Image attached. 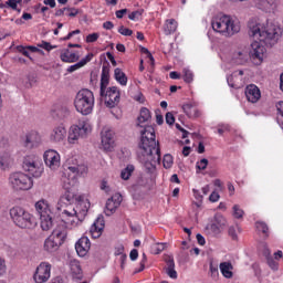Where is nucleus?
I'll use <instances>...</instances> for the list:
<instances>
[{
  "instance_id": "obj_1",
  "label": "nucleus",
  "mask_w": 283,
  "mask_h": 283,
  "mask_svg": "<svg viewBox=\"0 0 283 283\" xmlns=\"http://www.w3.org/2000/svg\"><path fill=\"white\" fill-rule=\"evenodd\" d=\"M140 134L137 158L148 174H154L156 166L160 165V147L156 142V130L153 126H146L140 130Z\"/></svg>"
},
{
  "instance_id": "obj_2",
  "label": "nucleus",
  "mask_w": 283,
  "mask_h": 283,
  "mask_svg": "<svg viewBox=\"0 0 283 283\" xmlns=\"http://www.w3.org/2000/svg\"><path fill=\"white\" fill-rule=\"evenodd\" d=\"M61 202L66 205V208L62 209V222L66 224L67 229H76V227L85 220V216H87L90 209L87 202L80 201L76 207H72V205L76 202V189L74 188L65 190L64 195L61 197Z\"/></svg>"
},
{
  "instance_id": "obj_3",
  "label": "nucleus",
  "mask_w": 283,
  "mask_h": 283,
  "mask_svg": "<svg viewBox=\"0 0 283 283\" xmlns=\"http://www.w3.org/2000/svg\"><path fill=\"white\" fill-rule=\"evenodd\" d=\"M248 34L252 39L265 43L268 45H275L282 39V29L279 24L273 22L260 23L258 20H250L248 23Z\"/></svg>"
},
{
  "instance_id": "obj_4",
  "label": "nucleus",
  "mask_w": 283,
  "mask_h": 283,
  "mask_svg": "<svg viewBox=\"0 0 283 283\" xmlns=\"http://www.w3.org/2000/svg\"><path fill=\"white\" fill-rule=\"evenodd\" d=\"M213 32L226 36V39H231V36L240 32V22L233 19L231 15H218L211 21Z\"/></svg>"
},
{
  "instance_id": "obj_5",
  "label": "nucleus",
  "mask_w": 283,
  "mask_h": 283,
  "mask_svg": "<svg viewBox=\"0 0 283 283\" xmlns=\"http://www.w3.org/2000/svg\"><path fill=\"white\" fill-rule=\"evenodd\" d=\"M94 92L87 88H82L75 96L74 107L76 112L82 114V116H90V114L94 112Z\"/></svg>"
},
{
  "instance_id": "obj_6",
  "label": "nucleus",
  "mask_w": 283,
  "mask_h": 283,
  "mask_svg": "<svg viewBox=\"0 0 283 283\" xmlns=\"http://www.w3.org/2000/svg\"><path fill=\"white\" fill-rule=\"evenodd\" d=\"M87 174V166L83 164H73L67 166L62 176V187L64 190L74 189L76 186V178Z\"/></svg>"
},
{
  "instance_id": "obj_7",
  "label": "nucleus",
  "mask_w": 283,
  "mask_h": 283,
  "mask_svg": "<svg viewBox=\"0 0 283 283\" xmlns=\"http://www.w3.org/2000/svg\"><path fill=\"white\" fill-rule=\"evenodd\" d=\"M8 180L12 191H30L34 187L32 177L23 171L11 172Z\"/></svg>"
},
{
  "instance_id": "obj_8",
  "label": "nucleus",
  "mask_w": 283,
  "mask_h": 283,
  "mask_svg": "<svg viewBox=\"0 0 283 283\" xmlns=\"http://www.w3.org/2000/svg\"><path fill=\"white\" fill-rule=\"evenodd\" d=\"M35 211L40 217V227L43 231H50L52 229L54 221L52 220V209L46 200H40L35 203Z\"/></svg>"
},
{
  "instance_id": "obj_9",
  "label": "nucleus",
  "mask_w": 283,
  "mask_h": 283,
  "mask_svg": "<svg viewBox=\"0 0 283 283\" xmlns=\"http://www.w3.org/2000/svg\"><path fill=\"white\" fill-rule=\"evenodd\" d=\"M92 134V125L87 122H80L78 125H73L69 129L67 143L69 145H78L83 138H87Z\"/></svg>"
},
{
  "instance_id": "obj_10",
  "label": "nucleus",
  "mask_w": 283,
  "mask_h": 283,
  "mask_svg": "<svg viewBox=\"0 0 283 283\" xmlns=\"http://www.w3.org/2000/svg\"><path fill=\"white\" fill-rule=\"evenodd\" d=\"M10 217L20 229H32V214L25 209L15 206L10 209Z\"/></svg>"
},
{
  "instance_id": "obj_11",
  "label": "nucleus",
  "mask_w": 283,
  "mask_h": 283,
  "mask_svg": "<svg viewBox=\"0 0 283 283\" xmlns=\"http://www.w3.org/2000/svg\"><path fill=\"white\" fill-rule=\"evenodd\" d=\"M23 171L33 178H41L43 176V163L36 155L27 156L22 164Z\"/></svg>"
},
{
  "instance_id": "obj_12",
  "label": "nucleus",
  "mask_w": 283,
  "mask_h": 283,
  "mask_svg": "<svg viewBox=\"0 0 283 283\" xmlns=\"http://www.w3.org/2000/svg\"><path fill=\"white\" fill-rule=\"evenodd\" d=\"M99 94L102 98H104V103L106 107H109V109L116 107L118 103H120V91H118V87L112 86L106 90L99 91Z\"/></svg>"
},
{
  "instance_id": "obj_13",
  "label": "nucleus",
  "mask_w": 283,
  "mask_h": 283,
  "mask_svg": "<svg viewBox=\"0 0 283 283\" xmlns=\"http://www.w3.org/2000/svg\"><path fill=\"white\" fill-rule=\"evenodd\" d=\"M116 134L109 127H104L101 132V143L105 151H112L116 147Z\"/></svg>"
},
{
  "instance_id": "obj_14",
  "label": "nucleus",
  "mask_w": 283,
  "mask_h": 283,
  "mask_svg": "<svg viewBox=\"0 0 283 283\" xmlns=\"http://www.w3.org/2000/svg\"><path fill=\"white\" fill-rule=\"evenodd\" d=\"M52 273V265L48 262H42L38 265L33 280L35 283H45L50 280Z\"/></svg>"
},
{
  "instance_id": "obj_15",
  "label": "nucleus",
  "mask_w": 283,
  "mask_h": 283,
  "mask_svg": "<svg viewBox=\"0 0 283 283\" xmlns=\"http://www.w3.org/2000/svg\"><path fill=\"white\" fill-rule=\"evenodd\" d=\"M44 163L49 169L56 171L61 167V155L53 149L46 150L44 153Z\"/></svg>"
},
{
  "instance_id": "obj_16",
  "label": "nucleus",
  "mask_w": 283,
  "mask_h": 283,
  "mask_svg": "<svg viewBox=\"0 0 283 283\" xmlns=\"http://www.w3.org/2000/svg\"><path fill=\"white\" fill-rule=\"evenodd\" d=\"M120 202H123V196H120V193L113 195L106 201V206L104 210L105 216H114V213H116V209L120 207Z\"/></svg>"
},
{
  "instance_id": "obj_17",
  "label": "nucleus",
  "mask_w": 283,
  "mask_h": 283,
  "mask_svg": "<svg viewBox=\"0 0 283 283\" xmlns=\"http://www.w3.org/2000/svg\"><path fill=\"white\" fill-rule=\"evenodd\" d=\"M105 230V217L99 214L90 228V235L96 240L103 235Z\"/></svg>"
},
{
  "instance_id": "obj_18",
  "label": "nucleus",
  "mask_w": 283,
  "mask_h": 283,
  "mask_svg": "<svg viewBox=\"0 0 283 283\" xmlns=\"http://www.w3.org/2000/svg\"><path fill=\"white\" fill-rule=\"evenodd\" d=\"M92 247V243L90 242V238L82 237L76 243H75V251L80 258H85L87 255V252L90 251V248Z\"/></svg>"
},
{
  "instance_id": "obj_19",
  "label": "nucleus",
  "mask_w": 283,
  "mask_h": 283,
  "mask_svg": "<svg viewBox=\"0 0 283 283\" xmlns=\"http://www.w3.org/2000/svg\"><path fill=\"white\" fill-rule=\"evenodd\" d=\"M65 136H67L65 126L59 125L52 129L50 134V140L51 143H63V140H65Z\"/></svg>"
},
{
  "instance_id": "obj_20",
  "label": "nucleus",
  "mask_w": 283,
  "mask_h": 283,
  "mask_svg": "<svg viewBox=\"0 0 283 283\" xmlns=\"http://www.w3.org/2000/svg\"><path fill=\"white\" fill-rule=\"evenodd\" d=\"M245 97L249 103H258L262 98V93L256 85L250 84L245 87Z\"/></svg>"
},
{
  "instance_id": "obj_21",
  "label": "nucleus",
  "mask_w": 283,
  "mask_h": 283,
  "mask_svg": "<svg viewBox=\"0 0 283 283\" xmlns=\"http://www.w3.org/2000/svg\"><path fill=\"white\" fill-rule=\"evenodd\" d=\"M164 260L167 265L166 268L167 275L170 276L171 280H177L178 272H176V262L174 261V255H166Z\"/></svg>"
},
{
  "instance_id": "obj_22",
  "label": "nucleus",
  "mask_w": 283,
  "mask_h": 283,
  "mask_svg": "<svg viewBox=\"0 0 283 283\" xmlns=\"http://www.w3.org/2000/svg\"><path fill=\"white\" fill-rule=\"evenodd\" d=\"M50 237L63 244L67 238V229L64 226H57Z\"/></svg>"
},
{
  "instance_id": "obj_23",
  "label": "nucleus",
  "mask_w": 283,
  "mask_h": 283,
  "mask_svg": "<svg viewBox=\"0 0 283 283\" xmlns=\"http://www.w3.org/2000/svg\"><path fill=\"white\" fill-rule=\"evenodd\" d=\"M260 40H255L252 44H251V54L254 59H259V61H262V59H264V52H266V49L264 48V45H262L260 42H258Z\"/></svg>"
},
{
  "instance_id": "obj_24",
  "label": "nucleus",
  "mask_w": 283,
  "mask_h": 283,
  "mask_svg": "<svg viewBox=\"0 0 283 283\" xmlns=\"http://www.w3.org/2000/svg\"><path fill=\"white\" fill-rule=\"evenodd\" d=\"M60 59L63 63H76L80 56L76 53H72L70 49H64L60 53Z\"/></svg>"
},
{
  "instance_id": "obj_25",
  "label": "nucleus",
  "mask_w": 283,
  "mask_h": 283,
  "mask_svg": "<svg viewBox=\"0 0 283 283\" xmlns=\"http://www.w3.org/2000/svg\"><path fill=\"white\" fill-rule=\"evenodd\" d=\"M219 269L221 271V275L227 280H231V277H233V264H231V262L220 263Z\"/></svg>"
},
{
  "instance_id": "obj_26",
  "label": "nucleus",
  "mask_w": 283,
  "mask_h": 283,
  "mask_svg": "<svg viewBox=\"0 0 283 283\" xmlns=\"http://www.w3.org/2000/svg\"><path fill=\"white\" fill-rule=\"evenodd\" d=\"M62 243H60L59 241H56V239H53L52 237H49L45 241H44V249L49 252V253H54L55 251H59V249L61 248Z\"/></svg>"
},
{
  "instance_id": "obj_27",
  "label": "nucleus",
  "mask_w": 283,
  "mask_h": 283,
  "mask_svg": "<svg viewBox=\"0 0 283 283\" xmlns=\"http://www.w3.org/2000/svg\"><path fill=\"white\" fill-rule=\"evenodd\" d=\"M14 160L12 159V155L10 153L0 154V169H8Z\"/></svg>"
},
{
  "instance_id": "obj_28",
  "label": "nucleus",
  "mask_w": 283,
  "mask_h": 283,
  "mask_svg": "<svg viewBox=\"0 0 283 283\" xmlns=\"http://www.w3.org/2000/svg\"><path fill=\"white\" fill-rule=\"evenodd\" d=\"M178 30V22L175 19H168L164 24V32L169 36V34H174Z\"/></svg>"
},
{
  "instance_id": "obj_29",
  "label": "nucleus",
  "mask_w": 283,
  "mask_h": 283,
  "mask_svg": "<svg viewBox=\"0 0 283 283\" xmlns=\"http://www.w3.org/2000/svg\"><path fill=\"white\" fill-rule=\"evenodd\" d=\"M182 109L188 118H198L200 116V111H198V108L191 104H185Z\"/></svg>"
},
{
  "instance_id": "obj_30",
  "label": "nucleus",
  "mask_w": 283,
  "mask_h": 283,
  "mask_svg": "<svg viewBox=\"0 0 283 283\" xmlns=\"http://www.w3.org/2000/svg\"><path fill=\"white\" fill-rule=\"evenodd\" d=\"M137 120H138V124H137L138 127H143V123H147L151 120V113L146 107H143L140 109Z\"/></svg>"
},
{
  "instance_id": "obj_31",
  "label": "nucleus",
  "mask_w": 283,
  "mask_h": 283,
  "mask_svg": "<svg viewBox=\"0 0 283 283\" xmlns=\"http://www.w3.org/2000/svg\"><path fill=\"white\" fill-rule=\"evenodd\" d=\"M114 76H115V81H117L119 85H122L123 87L127 85V75L119 67L115 69Z\"/></svg>"
},
{
  "instance_id": "obj_32",
  "label": "nucleus",
  "mask_w": 283,
  "mask_h": 283,
  "mask_svg": "<svg viewBox=\"0 0 283 283\" xmlns=\"http://www.w3.org/2000/svg\"><path fill=\"white\" fill-rule=\"evenodd\" d=\"M249 57V53L244 50L241 51H235L233 53V60L235 61V63H238L239 65H242V63H247V59Z\"/></svg>"
},
{
  "instance_id": "obj_33",
  "label": "nucleus",
  "mask_w": 283,
  "mask_h": 283,
  "mask_svg": "<svg viewBox=\"0 0 283 283\" xmlns=\"http://www.w3.org/2000/svg\"><path fill=\"white\" fill-rule=\"evenodd\" d=\"M165 249H167V243L156 242L150 245V253H153V255H159Z\"/></svg>"
},
{
  "instance_id": "obj_34",
  "label": "nucleus",
  "mask_w": 283,
  "mask_h": 283,
  "mask_svg": "<svg viewBox=\"0 0 283 283\" xmlns=\"http://www.w3.org/2000/svg\"><path fill=\"white\" fill-rule=\"evenodd\" d=\"M264 255L268 260V264H269L270 269H272L273 271H277V262H275V260H273V258H271V250H269V248H266V247L264 250Z\"/></svg>"
},
{
  "instance_id": "obj_35",
  "label": "nucleus",
  "mask_w": 283,
  "mask_h": 283,
  "mask_svg": "<svg viewBox=\"0 0 283 283\" xmlns=\"http://www.w3.org/2000/svg\"><path fill=\"white\" fill-rule=\"evenodd\" d=\"M134 165H128L124 168L120 172L122 180H129V178H132V174H134Z\"/></svg>"
},
{
  "instance_id": "obj_36",
  "label": "nucleus",
  "mask_w": 283,
  "mask_h": 283,
  "mask_svg": "<svg viewBox=\"0 0 283 283\" xmlns=\"http://www.w3.org/2000/svg\"><path fill=\"white\" fill-rule=\"evenodd\" d=\"M182 78L185 83H193V72L189 70V67H184L182 69Z\"/></svg>"
},
{
  "instance_id": "obj_37",
  "label": "nucleus",
  "mask_w": 283,
  "mask_h": 283,
  "mask_svg": "<svg viewBox=\"0 0 283 283\" xmlns=\"http://www.w3.org/2000/svg\"><path fill=\"white\" fill-rule=\"evenodd\" d=\"M56 116L59 118H67L70 116V108L67 106H57Z\"/></svg>"
},
{
  "instance_id": "obj_38",
  "label": "nucleus",
  "mask_w": 283,
  "mask_h": 283,
  "mask_svg": "<svg viewBox=\"0 0 283 283\" xmlns=\"http://www.w3.org/2000/svg\"><path fill=\"white\" fill-rule=\"evenodd\" d=\"M232 216L237 220H240V219L244 218V210H242V208H240L239 205H234L232 207Z\"/></svg>"
},
{
  "instance_id": "obj_39",
  "label": "nucleus",
  "mask_w": 283,
  "mask_h": 283,
  "mask_svg": "<svg viewBox=\"0 0 283 283\" xmlns=\"http://www.w3.org/2000/svg\"><path fill=\"white\" fill-rule=\"evenodd\" d=\"M276 109H277L276 120H277L280 127L283 128V102H279L276 104Z\"/></svg>"
},
{
  "instance_id": "obj_40",
  "label": "nucleus",
  "mask_w": 283,
  "mask_h": 283,
  "mask_svg": "<svg viewBox=\"0 0 283 283\" xmlns=\"http://www.w3.org/2000/svg\"><path fill=\"white\" fill-rule=\"evenodd\" d=\"M70 266L73 275H81L82 270H81V264H78V261H71Z\"/></svg>"
},
{
  "instance_id": "obj_41",
  "label": "nucleus",
  "mask_w": 283,
  "mask_h": 283,
  "mask_svg": "<svg viewBox=\"0 0 283 283\" xmlns=\"http://www.w3.org/2000/svg\"><path fill=\"white\" fill-rule=\"evenodd\" d=\"M163 164L165 169H171V167L174 166V157L170 154L165 155Z\"/></svg>"
},
{
  "instance_id": "obj_42",
  "label": "nucleus",
  "mask_w": 283,
  "mask_h": 283,
  "mask_svg": "<svg viewBox=\"0 0 283 283\" xmlns=\"http://www.w3.org/2000/svg\"><path fill=\"white\" fill-rule=\"evenodd\" d=\"M214 222V224H217L221 229H224V227H227V219L222 214H216Z\"/></svg>"
},
{
  "instance_id": "obj_43",
  "label": "nucleus",
  "mask_w": 283,
  "mask_h": 283,
  "mask_svg": "<svg viewBox=\"0 0 283 283\" xmlns=\"http://www.w3.org/2000/svg\"><path fill=\"white\" fill-rule=\"evenodd\" d=\"M255 227L258 231H262L265 234V238H269V226L262 221H256Z\"/></svg>"
},
{
  "instance_id": "obj_44",
  "label": "nucleus",
  "mask_w": 283,
  "mask_h": 283,
  "mask_svg": "<svg viewBox=\"0 0 283 283\" xmlns=\"http://www.w3.org/2000/svg\"><path fill=\"white\" fill-rule=\"evenodd\" d=\"M238 231H240L239 226H231L228 229V233H229L230 238H232V240H238Z\"/></svg>"
},
{
  "instance_id": "obj_45",
  "label": "nucleus",
  "mask_w": 283,
  "mask_h": 283,
  "mask_svg": "<svg viewBox=\"0 0 283 283\" xmlns=\"http://www.w3.org/2000/svg\"><path fill=\"white\" fill-rule=\"evenodd\" d=\"M38 48L45 50L46 52H52V50H56V45H51L50 42L42 41L38 44Z\"/></svg>"
},
{
  "instance_id": "obj_46",
  "label": "nucleus",
  "mask_w": 283,
  "mask_h": 283,
  "mask_svg": "<svg viewBox=\"0 0 283 283\" xmlns=\"http://www.w3.org/2000/svg\"><path fill=\"white\" fill-rule=\"evenodd\" d=\"M109 85V77L104 76L101 77V90L99 92H102V94H105V90H108L109 87H107Z\"/></svg>"
},
{
  "instance_id": "obj_47",
  "label": "nucleus",
  "mask_w": 283,
  "mask_h": 283,
  "mask_svg": "<svg viewBox=\"0 0 283 283\" xmlns=\"http://www.w3.org/2000/svg\"><path fill=\"white\" fill-rule=\"evenodd\" d=\"M143 12H145V10H143V9L137 10V11H133L128 15V19H130V21H138V19H140V17H143Z\"/></svg>"
},
{
  "instance_id": "obj_48",
  "label": "nucleus",
  "mask_w": 283,
  "mask_h": 283,
  "mask_svg": "<svg viewBox=\"0 0 283 283\" xmlns=\"http://www.w3.org/2000/svg\"><path fill=\"white\" fill-rule=\"evenodd\" d=\"M210 273L211 277H213L214 280L218 279V276L220 275V272L218 271V264H213V262L210 263Z\"/></svg>"
},
{
  "instance_id": "obj_49",
  "label": "nucleus",
  "mask_w": 283,
  "mask_h": 283,
  "mask_svg": "<svg viewBox=\"0 0 283 283\" xmlns=\"http://www.w3.org/2000/svg\"><path fill=\"white\" fill-rule=\"evenodd\" d=\"M115 255H120L122 260H125L127 255L125 254V247L123 244H119L115 248Z\"/></svg>"
},
{
  "instance_id": "obj_50",
  "label": "nucleus",
  "mask_w": 283,
  "mask_h": 283,
  "mask_svg": "<svg viewBox=\"0 0 283 283\" xmlns=\"http://www.w3.org/2000/svg\"><path fill=\"white\" fill-rule=\"evenodd\" d=\"M101 34L99 33H91L86 36V42L87 43H96L99 39Z\"/></svg>"
},
{
  "instance_id": "obj_51",
  "label": "nucleus",
  "mask_w": 283,
  "mask_h": 283,
  "mask_svg": "<svg viewBox=\"0 0 283 283\" xmlns=\"http://www.w3.org/2000/svg\"><path fill=\"white\" fill-rule=\"evenodd\" d=\"M118 32L119 34H122L123 36H132V34H134V31H132V29H127L124 25L118 28Z\"/></svg>"
},
{
  "instance_id": "obj_52",
  "label": "nucleus",
  "mask_w": 283,
  "mask_h": 283,
  "mask_svg": "<svg viewBox=\"0 0 283 283\" xmlns=\"http://www.w3.org/2000/svg\"><path fill=\"white\" fill-rule=\"evenodd\" d=\"M229 129H231V126H229L228 124H219L218 125V134L220 136H222V134H224V132H229Z\"/></svg>"
},
{
  "instance_id": "obj_53",
  "label": "nucleus",
  "mask_w": 283,
  "mask_h": 283,
  "mask_svg": "<svg viewBox=\"0 0 283 283\" xmlns=\"http://www.w3.org/2000/svg\"><path fill=\"white\" fill-rule=\"evenodd\" d=\"M81 67H84V66H83V62H77V63H75V64H73V65H71V66H69L67 72H69L70 74H72V72H76V70H81Z\"/></svg>"
},
{
  "instance_id": "obj_54",
  "label": "nucleus",
  "mask_w": 283,
  "mask_h": 283,
  "mask_svg": "<svg viewBox=\"0 0 283 283\" xmlns=\"http://www.w3.org/2000/svg\"><path fill=\"white\" fill-rule=\"evenodd\" d=\"M208 165H209V160L203 158L199 163H197V169L205 170L207 169Z\"/></svg>"
},
{
  "instance_id": "obj_55",
  "label": "nucleus",
  "mask_w": 283,
  "mask_h": 283,
  "mask_svg": "<svg viewBox=\"0 0 283 283\" xmlns=\"http://www.w3.org/2000/svg\"><path fill=\"white\" fill-rule=\"evenodd\" d=\"M76 14H78V9L66 8V17H76Z\"/></svg>"
},
{
  "instance_id": "obj_56",
  "label": "nucleus",
  "mask_w": 283,
  "mask_h": 283,
  "mask_svg": "<svg viewBox=\"0 0 283 283\" xmlns=\"http://www.w3.org/2000/svg\"><path fill=\"white\" fill-rule=\"evenodd\" d=\"M166 123L168 125H174V123H176V117H174V114L171 113L166 114Z\"/></svg>"
},
{
  "instance_id": "obj_57",
  "label": "nucleus",
  "mask_w": 283,
  "mask_h": 283,
  "mask_svg": "<svg viewBox=\"0 0 283 283\" xmlns=\"http://www.w3.org/2000/svg\"><path fill=\"white\" fill-rule=\"evenodd\" d=\"M6 259H3L2 256H0V277L1 275H3L6 273Z\"/></svg>"
},
{
  "instance_id": "obj_58",
  "label": "nucleus",
  "mask_w": 283,
  "mask_h": 283,
  "mask_svg": "<svg viewBox=\"0 0 283 283\" xmlns=\"http://www.w3.org/2000/svg\"><path fill=\"white\" fill-rule=\"evenodd\" d=\"M21 3V0H8L7 4L9 6V8H11L12 10H18L17 9V4Z\"/></svg>"
},
{
  "instance_id": "obj_59",
  "label": "nucleus",
  "mask_w": 283,
  "mask_h": 283,
  "mask_svg": "<svg viewBox=\"0 0 283 283\" xmlns=\"http://www.w3.org/2000/svg\"><path fill=\"white\" fill-rule=\"evenodd\" d=\"M237 76H238V73H233V75H231L230 77H228V83H229L230 87H240L237 83L231 82V81H233Z\"/></svg>"
},
{
  "instance_id": "obj_60",
  "label": "nucleus",
  "mask_w": 283,
  "mask_h": 283,
  "mask_svg": "<svg viewBox=\"0 0 283 283\" xmlns=\"http://www.w3.org/2000/svg\"><path fill=\"white\" fill-rule=\"evenodd\" d=\"M210 202H218L220 200V195L216 191H213L209 197Z\"/></svg>"
},
{
  "instance_id": "obj_61",
  "label": "nucleus",
  "mask_w": 283,
  "mask_h": 283,
  "mask_svg": "<svg viewBox=\"0 0 283 283\" xmlns=\"http://www.w3.org/2000/svg\"><path fill=\"white\" fill-rule=\"evenodd\" d=\"M129 258L133 262H136V260H138V250L133 249L129 253Z\"/></svg>"
},
{
  "instance_id": "obj_62",
  "label": "nucleus",
  "mask_w": 283,
  "mask_h": 283,
  "mask_svg": "<svg viewBox=\"0 0 283 283\" xmlns=\"http://www.w3.org/2000/svg\"><path fill=\"white\" fill-rule=\"evenodd\" d=\"M142 52H143L144 54H147V56H148V59H149V61H150V64L154 65V55H151V53L149 52V50L146 49V48H143V49H142Z\"/></svg>"
},
{
  "instance_id": "obj_63",
  "label": "nucleus",
  "mask_w": 283,
  "mask_h": 283,
  "mask_svg": "<svg viewBox=\"0 0 283 283\" xmlns=\"http://www.w3.org/2000/svg\"><path fill=\"white\" fill-rule=\"evenodd\" d=\"M222 228H220V226H218V223H212L210 224V231H212V233H220Z\"/></svg>"
},
{
  "instance_id": "obj_64",
  "label": "nucleus",
  "mask_w": 283,
  "mask_h": 283,
  "mask_svg": "<svg viewBox=\"0 0 283 283\" xmlns=\"http://www.w3.org/2000/svg\"><path fill=\"white\" fill-rule=\"evenodd\" d=\"M36 133H31L27 136V143L34 144V138H36Z\"/></svg>"
}]
</instances>
